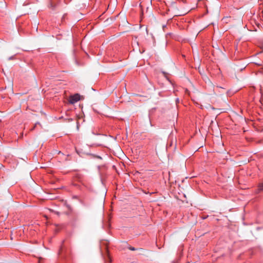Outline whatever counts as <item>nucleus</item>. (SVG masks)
<instances>
[{
    "label": "nucleus",
    "instance_id": "nucleus-1",
    "mask_svg": "<svg viewBox=\"0 0 263 263\" xmlns=\"http://www.w3.org/2000/svg\"><path fill=\"white\" fill-rule=\"evenodd\" d=\"M80 99V96L79 94L76 93L69 97V102L70 104H73L79 101Z\"/></svg>",
    "mask_w": 263,
    "mask_h": 263
},
{
    "label": "nucleus",
    "instance_id": "nucleus-2",
    "mask_svg": "<svg viewBox=\"0 0 263 263\" xmlns=\"http://www.w3.org/2000/svg\"><path fill=\"white\" fill-rule=\"evenodd\" d=\"M258 189L260 191H263V183L259 184Z\"/></svg>",
    "mask_w": 263,
    "mask_h": 263
},
{
    "label": "nucleus",
    "instance_id": "nucleus-3",
    "mask_svg": "<svg viewBox=\"0 0 263 263\" xmlns=\"http://www.w3.org/2000/svg\"><path fill=\"white\" fill-rule=\"evenodd\" d=\"M255 64L258 66H263V62L261 61L259 63H255Z\"/></svg>",
    "mask_w": 263,
    "mask_h": 263
},
{
    "label": "nucleus",
    "instance_id": "nucleus-4",
    "mask_svg": "<svg viewBox=\"0 0 263 263\" xmlns=\"http://www.w3.org/2000/svg\"><path fill=\"white\" fill-rule=\"evenodd\" d=\"M107 260H108L109 262H110L111 261V258H110V256H108V257H107Z\"/></svg>",
    "mask_w": 263,
    "mask_h": 263
},
{
    "label": "nucleus",
    "instance_id": "nucleus-5",
    "mask_svg": "<svg viewBox=\"0 0 263 263\" xmlns=\"http://www.w3.org/2000/svg\"><path fill=\"white\" fill-rule=\"evenodd\" d=\"M130 250H135V249L134 248H130Z\"/></svg>",
    "mask_w": 263,
    "mask_h": 263
},
{
    "label": "nucleus",
    "instance_id": "nucleus-6",
    "mask_svg": "<svg viewBox=\"0 0 263 263\" xmlns=\"http://www.w3.org/2000/svg\"><path fill=\"white\" fill-rule=\"evenodd\" d=\"M12 59H13V57H11L9 58V60H12Z\"/></svg>",
    "mask_w": 263,
    "mask_h": 263
}]
</instances>
